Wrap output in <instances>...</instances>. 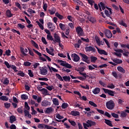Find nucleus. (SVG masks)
<instances>
[{
	"label": "nucleus",
	"instance_id": "nucleus-1",
	"mask_svg": "<svg viewBox=\"0 0 129 129\" xmlns=\"http://www.w3.org/2000/svg\"><path fill=\"white\" fill-rule=\"evenodd\" d=\"M55 76L56 77H57L58 80L62 82L66 81V82H69L70 81V79H71V78H70V76H65L62 77V78L61 76L58 74H56Z\"/></svg>",
	"mask_w": 129,
	"mask_h": 129
},
{
	"label": "nucleus",
	"instance_id": "nucleus-2",
	"mask_svg": "<svg viewBox=\"0 0 129 129\" xmlns=\"http://www.w3.org/2000/svg\"><path fill=\"white\" fill-rule=\"evenodd\" d=\"M115 104H114V102L112 100L108 101L106 103V106L108 109H109L110 110H112V109H113L114 108Z\"/></svg>",
	"mask_w": 129,
	"mask_h": 129
},
{
	"label": "nucleus",
	"instance_id": "nucleus-3",
	"mask_svg": "<svg viewBox=\"0 0 129 129\" xmlns=\"http://www.w3.org/2000/svg\"><path fill=\"white\" fill-rule=\"evenodd\" d=\"M79 55L82 57V60L84 61V62L87 63V64H89V63H90V58L88 57L87 55L82 53H80Z\"/></svg>",
	"mask_w": 129,
	"mask_h": 129
},
{
	"label": "nucleus",
	"instance_id": "nucleus-4",
	"mask_svg": "<svg viewBox=\"0 0 129 129\" xmlns=\"http://www.w3.org/2000/svg\"><path fill=\"white\" fill-rule=\"evenodd\" d=\"M57 62L58 63H60V65L63 66V67H66V68H69V69H71V68H72L71 64L66 62V61L58 59Z\"/></svg>",
	"mask_w": 129,
	"mask_h": 129
},
{
	"label": "nucleus",
	"instance_id": "nucleus-5",
	"mask_svg": "<svg viewBox=\"0 0 129 129\" xmlns=\"http://www.w3.org/2000/svg\"><path fill=\"white\" fill-rule=\"evenodd\" d=\"M53 41L54 43H61V37L57 33H54L53 34Z\"/></svg>",
	"mask_w": 129,
	"mask_h": 129
},
{
	"label": "nucleus",
	"instance_id": "nucleus-6",
	"mask_svg": "<svg viewBox=\"0 0 129 129\" xmlns=\"http://www.w3.org/2000/svg\"><path fill=\"white\" fill-rule=\"evenodd\" d=\"M39 73L41 75H47L48 74V70H47V67L40 68L39 69Z\"/></svg>",
	"mask_w": 129,
	"mask_h": 129
},
{
	"label": "nucleus",
	"instance_id": "nucleus-7",
	"mask_svg": "<svg viewBox=\"0 0 129 129\" xmlns=\"http://www.w3.org/2000/svg\"><path fill=\"white\" fill-rule=\"evenodd\" d=\"M76 31L77 34H78L79 36H84V32H83V29L80 26H78L76 29Z\"/></svg>",
	"mask_w": 129,
	"mask_h": 129
},
{
	"label": "nucleus",
	"instance_id": "nucleus-8",
	"mask_svg": "<svg viewBox=\"0 0 129 129\" xmlns=\"http://www.w3.org/2000/svg\"><path fill=\"white\" fill-rule=\"evenodd\" d=\"M103 90L105 93H107L108 95L110 96H113L115 94V91L112 90H110L107 89L103 88Z\"/></svg>",
	"mask_w": 129,
	"mask_h": 129
},
{
	"label": "nucleus",
	"instance_id": "nucleus-9",
	"mask_svg": "<svg viewBox=\"0 0 129 129\" xmlns=\"http://www.w3.org/2000/svg\"><path fill=\"white\" fill-rule=\"evenodd\" d=\"M71 58L74 62H78L80 60V57L76 53H73Z\"/></svg>",
	"mask_w": 129,
	"mask_h": 129
},
{
	"label": "nucleus",
	"instance_id": "nucleus-10",
	"mask_svg": "<svg viewBox=\"0 0 129 129\" xmlns=\"http://www.w3.org/2000/svg\"><path fill=\"white\" fill-rule=\"evenodd\" d=\"M105 36H106V38L108 39H111L112 37V33L111 31L108 29H105L104 32Z\"/></svg>",
	"mask_w": 129,
	"mask_h": 129
},
{
	"label": "nucleus",
	"instance_id": "nucleus-11",
	"mask_svg": "<svg viewBox=\"0 0 129 129\" xmlns=\"http://www.w3.org/2000/svg\"><path fill=\"white\" fill-rule=\"evenodd\" d=\"M33 51H34V52H35V53H36V54H37L38 56H39L40 60H41V61H43V62H46L47 61V59H46V58L41 56H42V53H41L40 52H39L37 50H36L34 48L33 49Z\"/></svg>",
	"mask_w": 129,
	"mask_h": 129
},
{
	"label": "nucleus",
	"instance_id": "nucleus-12",
	"mask_svg": "<svg viewBox=\"0 0 129 129\" xmlns=\"http://www.w3.org/2000/svg\"><path fill=\"white\" fill-rule=\"evenodd\" d=\"M47 28L48 29H50V32H54L55 29H56V27H55L52 22H48L47 23Z\"/></svg>",
	"mask_w": 129,
	"mask_h": 129
},
{
	"label": "nucleus",
	"instance_id": "nucleus-13",
	"mask_svg": "<svg viewBox=\"0 0 129 129\" xmlns=\"http://www.w3.org/2000/svg\"><path fill=\"white\" fill-rule=\"evenodd\" d=\"M85 50L86 52H96V49L95 48L92 47V46H86L85 48Z\"/></svg>",
	"mask_w": 129,
	"mask_h": 129
},
{
	"label": "nucleus",
	"instance_id": "nucleus-14",
	"mask_svg": "<svg viewBox=\"0 0 129 129\" xmlns=\"http://www.w3.org/2000/svg\"><path fill=\"white\" fill-rule=\"evenodd\" d=\"M46 51L48 54H49V55H51V56H54L55 55V53H54V48L52 47H49V49H48V48H46Z\"/></svg>",
	"mask_w": 129,
	"mask_h": 129
},
{
	"label": "nucleus",
	"instance_id": "nucleus-15",
	"mask_svg": "<svg viewBox=\"0 0 129 129\" xmlns=\"http://www.w3.org/2000/svg\"><path fill=\"white\" fill-rule=\"evenodd\" d=\"M87 19L90 23H92V24H95V23H96V19L94 17L88 16Z\"/></svg>",
	"mask_w": 129,
	"mask_h": 129
},
{
	"label": "nucleus",
	"instance_id": "nucleus-16",
	"mask_svg": "<svg viewBox=\"0 0 129 129\" xmlns=\"http://www.w3.org/2000/svg\"><path fill=\"white\" fill-rule=\"evenodd\" d=\"M86 123H88V124H89V126H90V127L96 125V122H95V121H93L91 120H88L86 121Z\"/></svg>",
	"mask_w": 129,
	"mask_h": 129
},
{
	"label": "nucleus",
	"instance_id": "nucleus-17",
	"mask_svg": "<svg viewBox=\"0 0 129 129\" xmlns=\"http://www.w3.org/2000/svg\"><path fill=\"white\" fill-rule=\"evenodd\" d=\"M20 51L21 53L23 55V56H27V53H28V49L27 48H25V49L23 47H20Z\"/></svg>",
	"mask_w": 129,
	"mask_h": 129
},
{
	"label": "nucleus",
	"instance_id": "nucleus-18",
	"mask_svg": "<svg viewBox=\"0 0 129 129\" xmlns=\"http://www.w3.org/2000/svg\"><path fill=\"white\" fill-rule=\"evenodd\" d=\"M41 105L44 107L48 106V105H51V102L47 100H44L41 102Z\"/></svg>",
	"mask_w": 129,
	"mask_h": 129
},
{
	"label": "nucleus",
	"instance_id": "nucleus-19",
	"mask_svg": "<svg viewBox=\"0 0 129 129\" xmlns=\"http://www.w3.org/2000/svg\"><path fill=\"white\" fill-rule=\"evenodd\" d=\"M17 120V119H16V117L14 115H12L10 117V123H14L15 121Z\"/></svg>",
	"mask_w": 129,
	"mask_h": 129
},
{
	"label": "nucleus",
	"instance_id": "nucleus-20",
	"mask_svg": "<svg viewBox=\"0 0 129 129\" xmlns=\"http://www.w3.org/2000/svg\"><path fill=\"white\" fill-rule=\"evenodd\" d=\"M105 123L107 124V125H109V126H113L112 125V123H111V121L110 120H108L107 119H104Z\"/></svg>",
	"mask_w": 129,
	"mask_h": 129
},
{
	"label": "nucleus",
	"instance_id": "nucleus-21",
	"mask_svg": "<svg viewBox=\"0 0 129 129\" xmlns=\"http://www.w3.org/2000/svg\"><path fill=\"white\" fill-rule=\"evenodd\" d=\"M113 62L116 63V64H121V63H122V60L118 58H114L113 59Z\"/></svg>",
	"mask_w": 129,
	"mask_h": 129
},
{
	"label": "nucleus",
	"instance_id": "nucleus-22",
	"mask_svg": "<svg viewBox=\"0 0 129 129\" xmlns=\"http://www.w3.org/2000/svg\"><path fill=\"white\" fill-rule=\"evenodd\" d=\"M80 113L78 111H72L70 114L73 116H77V115H79Z\"/></svg>",
	"mask_w": 129,
	"mask_h": 129
},
{
	"label": "nucleus",
	"instance_id": "nucleus-23",
	"mask_svg": "<svg viewBox=\"0 0 129 129\" xmlns=\"http://www.w3.org/2000/svg\"><path fill=\"white\" fill-rule=\"evenodd\" d=\"M100 92V88H95L93 90V93L94 94H98Z\"/></svg>",
	"mask_w": 129,
	"mask_h": 129
},
{
	"label": "nucleus",
	"instance_id": "nucleus-24",
	"mask_svg": "<svg viewBox=\"0 0 129 129\" xmlns=\"http://www.w3.org/2000/svg\"><path fill=\"white\" fill-rule=\"evenodd\" d=\"M90 59L92 63H95V62H96V61L97 60V57L94 56H91L90 57Z\"/></svg>",
	"mask_w": 129,
	"mask_h": 129
},
{
	"label": "nucleus",
	"instance_id": "nucleus-25",
	"mask_svg": "<svg viewBox=\"0 0 129 129\" xmlns=\"http://www.w3.org/2000/svg\"><path fill=\"white\" fill-rule=\"evenodd\" d=\"M98 52L99 54H100V55H105L106 56L108 55L107 52L103 49H100Z\"/></svg>",
	"mask_w": 129,
	"mask_h": 129
},
{
	"label": "nucleus",
	"instance_id": "nucleus-26",
	"mask_svg": "<svg viewBox=\"0 0 129 129\" xmlns=\"http://www.w3.org/2000/svg\"><path fill=\"white\" fill-rule=\"evenodd\" d=\"M6 14V16L8 18H12V17H13V14H12V13L11 12V10H7Z\"/></svg>",
	"mask_w": 129,
	"mask_h": 129
},
{
	"label": "nucleus",
	"instance_id": "nucleus-27",
	"mask_svg": "<svg viewBox=\"0 0 129 129\" xmlns=\"http://www.w3.org/2000/svg\"><path fill=\"white\" fill-rule=\"evenodd\" d=\"M48 12L50 15H54L56 13V9L55 8H52L51 10H49Z\"/></svg>",
	"mask_w": 129,
	"mask_h": 129
},
{
	"label": "nucleus",
	"instance_id": "nucleus-28",
	"mask_svg": "<svg viewBox=\"0 0 129 129\" xmlns=\"http://www.w3.org/2000/svg\"><path fill=\"white\" fill-rule=\"evenodd\" d=\"M117 69L118 71L121 73H125V70H124V69H123L121 67H117Z\"/></svg>",
	"mask_w": 129,
	"mask_h": 129
},
{
	"label": "nucleus",
	"instance_id": "nucleus-29",
	"mask_svg": "<svg viewBox=\"0 0 129 129\" xmlns=\"http://www.w3.org/2000/svg\"><path fill=\"white\" fill-rule=\"evenodd\" d=\"M119 24L120 25V26H122L123 27H124L125 28H127V25H126V23L123 22V20L120 21L119 22Z\"/></svg>",
	"mask_w": 129,
	"mask_h": 129
},
{
	"label": "nucleus",
	"instance_id": "nucleus-30",
	"mask_svg": "<svg viewBox=\"0 0 129 129\" xmlns=\"http://www.w3.org/2000/svg\"><path fill=\"white\" fill-rule=\"evenodd\" d=\"M53 111V108L52 107H48L46 108L45 112V113H51Z\"/></svg>",
	"mask_w": 129,
	"mask_h": 129
},
{
	"label": "nucleus",
	"instance_id": "nucleus-31",
	"mask_svg": "<svg viewBox=\"0 0 129 129\" xmlns=\"http://www.w3.org/2000/svg\"><path fill=\"white\" fill-rule=\"evenodd\" d=\"M39 91H43L45 95H49V93H48V90L45 88H42L41 90H39Z\"/></svg>",
	"mask_w": 129,
	"mask_h": 129
},
{
	"label": "nucleus",
	"instance_id": "nucleus-32",
	"mask_svg": "<svg viewBox=\"0 0 129 129\" xmlns=\"http://www.w3.org/2000/svg\"><path fill=\"white\" fill-rule=\"evenodd\" d=\"M52 101L53 102V104H54L55 105H56V106L59 105V101L58 100V99L53 98L52 99Z\"/></svg>",
	"mask_w": 129,
	"mask_h": 129
},
{
	"label": "nucleus",
	"instance_id": "nucleus-33",
	"mask_svg": "<svg viewBox=\"0 0 129 129\" xmlns=\"http://www.w3.org/2000/svg\"><path fill=\"white\" fill-rule=\"evenodd\" d=\"M126 115H127V114L126 113V112H125V110H124V111H122L121 112V114H120L121 117H126Z\"/></svg>",
	"mask_w": 129,
	"mask_h": 129
},
{
	"label": "nucleus",
	"instance_id": "nucleus-34",
	"mask_svg": "<svg viewBox=\"0 0 129 129\" xmlns=\"http://www.w3.org/2000/svg\"><path fill=\"white\" fill-rule=\"evenodd\" d=\"M55 15V16L57 17V18L59 19V20H63L64 19V17H63V16L58 14V12H56Z\"/></svg>",
	"mask_w": 129,
	"mask_h": 129
},
{
	"label": "nucleus",
	"instance_id": "nucleus-35",
	"mask_svg": "<svg viewBox=\"0 0 129 129\" xmlns=\"http://www.w3.org/2000/svg\"><path fill=\"white\" fill-rule=\"evenodd\" d=\"M0 100L8 101V100H9V98L7 97L6 96H2L0 97Z\"/></svg>",
	"mask_w": 129,
	"mask_h": 129
},
{
	"label": "nucleus",
	"instance_id": "nucleus-36",
	"mask_svg": "<svg viewBox=\"0 0 129 129\" xmlns=\"http://www.w3.org/2000/svg\"><path fill=\"white\" fill-rule=\"evenodd\" d=\"M47 39L48 40V41H54V38L51 34L47 35Z\"/></svg>",
	"mask_w": 129,
	"mask_h": 129
},
{
	"label": "nucleus",
	"instance_id": "nucleus-37",
	"mask_svg": "<svg viewBox=\"0 0 129 129\" xmlns=\"http://www.w3.org/2000/svg\"><path fill=\"white\" fill-rule=\"evenodd\" d=\"M59 26L60 29H61V30H62V31L65 30V29H66V28H65L64 24H63L62 23H59Z\"/></svg>",
	"mask_w": 129,
	"mask_h": 129
},
{
	"label": "nucleus",
	"instance_id": "nucleus-38",
	"mask_svg": "<svg viewBox=\"0 0 129 129\" xmlns=\"http://www.w3.org/2000/svg\"><path fill=\"white\" fill-rule=\"evenodd\" d=\"M23 65L25 66L26 67H29V66H31L32 65V63L29 62V61H25L24 62Z\"/></svg>",
	"mask_w": 129,
	"mask_h": 129
},
{
	"label": "nucleus",
	"instance_id": "nucleus-39",
	"mask_svg": "<svg viewBox=\"0 0 129 129\" xmlns=\"http://www.w3.org/2000/svg\"><path fill=\"white\" fill-rule=\"evenodd\" d=\"M32 44L34 47L36 48V49H39V45H38V44H37L34 40H32Z\"/></svg>",
	"mask_w": 129,
	"mask_h": 129
},
{
	"label": "nucleus",
	"instance_id": "nucleus-40",
	"mask_svg": "<svg viewBox=\"0 0 129 129\" xmlns=\"http://www.w3.org/2000/svg\"><path fill=\"white\" fill-rule=\"evenodd\" d=\"M21 98L23 100H26L27 99H28L29 98V97H28L27 95H26V94H23L21 95Z\"/></svg>",
	"mask_w": 129,
	"mask_h": 129
},
{
	"label": "nucleus",
	"instance_id": "nucleus-41",
	"mask_svg": "<svg viewBox=\"0 0 129 129\" xmlns=\"http://www.w3.org/2000/svg\"><path fill=\"white\" fill-rule=\"evenodd\" d=\"M68 120L69 122H70L71 125H73V126H76V122H75V121L71 119H69Z\"/></svg>",
	"mask_w": 129,
	"mask_h": 129
},
{
	"label": "nucleus",
	"instance_id": "nucleus-42",
	"mask_svg": "<svg viewBox=\"0 0 129 129\" xmlns=\"http://www.w3.org/2000/svg\"><path fill=\"white\" fill-rule=\"evenodd\" d=\"M95 39H96V41L97 45H98L99 46H100L101 45L100 39H99L98 37H95Z\"/></svg>",
	"mask_w": 129,
	"mask_h": 129
},
{
	"label": "nucleus",
	"instance_id": "nucleus-43",
	"mask_svg": "<svg viewBox=\"0 0 129 129\" xmlns=\"http://www.w3.org/2000/svg\"><path fill=\"white\" fill-rule=\"evenodd\" d=\"M68 107V104L66 103H63L61 105V108L62 109H64L65 108H67Z\"/></svg>",
	"mask_w": 129,
	"mask_h": 129
},
{
	"label": "nucleus",
	"instance_id": "nucleus-44",
	"mask_svg": "<svg viewBox=\"0 0 129 129\" xmlns=\"http://www.w3.org/2000/svg\"><path fill=\"white\" fill-rule=\"evenodd\" d=\"M89 104H90V105L93 106L94 107H97V105L93 101H89Z\"/></svg>",
	"mask_w": 129,
	"mask_h": 129
},
{
	"label": "nucleus",
	"instance_id": "nucleus-45",
	"mask_svg": "<svg viewBox=\"0 0 129 129\" xmlns=\"http://www.w3.org/2000/svg\"><path fill=\"white\" fill-rule=\"evenodd\" d=\"M38 26L40 28L41 30H44V26L42 25L39 21H36Z\"/></svg>",
	"mask_w": 129,
	"mask_h": 129
},
{
	"label": "nucleus",
	"instance_id": "nucleus-46",
	"mask_svg": "<svg viewBox=\"0 0 129 129\" xmlns=\"http://www.w3.org/2000/svg\"><path fill=\"white\" fill-rule=\"evenodd\" d=\"M9 83H10V80H9V79H8L7 78H6L4 82H3V84L5 85H8L9 84Z\"/></svg>",
	"mask_w": 129,
	"mask_h": 129
},
{
	"label": "nucleus",
	"instance_id": "nucleus-47",
	"mask_svg": "<svg viewBox=\"0 0 129 129\" xmlns=\"http://www.w3.org/2000/svg\"><path fill=\"white\" fill-rule=\"evenodd\" d=\"M99 5H100V7H101V8H102V9L103 10H105V5L103 3L100 2Z\"/></svg>",
	"mask_w": 129,
	"mask_h": 129
},
{
	"label": "nucleus",
	"instance_id": "nucleus-48",
	"mask_svg": "<svg viewBox=\"0 0 129 129\" xmlns=\"http://www.w3.org/2000/svg\"><path fill=\"white\" fill-rule=\"evenodd\" d=\"M5 108L9 109L11 107V103H4Z\"/></svg>",
	"mask_w": 129,
	"mask_h": 129
},
{
	"label": "nucleus",
	"instance_id": "nucleus-49",
	"mask_svg": "<svg viewBox=\"0 0 129 129\" xmlns=\"http://www.w3.org/2000/svg\"><path fill=\"white\" fill-rule=\"evenodd\" d=\"M104 12L105 15H106L107 17H108L109 18H110V19H111V17H110V14H109V12L107 11V10H105Z\"/></svg>",
	"mask_w": 129,
	"mask_h": 129
},
{
	"label": "nucleus",
	"instance_id": "nucleus-50",
	"mask_svg": "<svg viewBox=\"0 0 129 129\" xmlns=\"http://www.w3.org/2000/svg\"><path fill=\"white\" fill-rule=\"evenodd\" d=\"M46 88L47 89H48V90H49V91H51L52 90H53V89H54V86H48L47 87H46Z\"/></svg>",
	"mask_w": 129,
	"mask_h": 129
},
{
	"label": "nucleus",
	"instance_id": "nucleus-51",
	"mask_svg": "<svg viewBox=\"0 0 129 129\" xmlns=\"http://www.w3.org/2000/svg\"><path fill=\"white\" fill-rule=\"evenodd\" d=\"M56 118H58V119H62V118H64V117L61 116L59 113L56 114Z\"/></svg>",
	"mask_w": 129,
	"mask_h": 129
},
{
	"label": "nucleus",
	"instance_id": "nucleus-52",
	"mask_svg": "<svg viewBox=\"0 0 129 129\" xmlns=\"http://www.w3.org/2000/svg\"><path fill=\"white\" fill-rule=\"evenodd\" d=\"M29 51V54L30 56H32V57H35V54H34V52H33V51H32L31 49L28 48Z\"/></svg>",
	"mask_w": 129,
	"mask_h": 129
},
{
	"label": "nucleus",
	"instance_id": "nucleus-53",
	"mask_svg": "<svg viewBox=\"0 0 129 129\" xmlns=\"http://www.w3.org/2000/svg\"><path fill=\"white\" fill-rule=\"evenodd\" d=\"M114 50L115 51V52H116V53H123V50L122 49H114Z\"/></svg>",
	"mask_w": 129,
	"mask_h": 129
},
{
	"label": "nucleus",
	"instance_id": "nucleus-54",
	"mask_svg": "<svg viewBox=\"0 0 129 129\" xmlns=\"http://www.w3.org/2000/svg\"><path fill=\"white\" fill-rule=\"evenodd\" d=\"M95 109L97 110V111L99 112V113H100L101 114H104V111L102 110H100L97 108H95Z\"/></svg>",
	"mask_w": 129,
	"mask_h": 129
},
{
	"label": "nucleus",
	"instance_id": "nucleus-55",
	"mask_svg": "<svg viewBox=\"0 0 129 129\" xmlns=\"http://www.w3.org/2000/svg\"><path fill=\"white\" fill-rule=\"evenodd\" d=\"M103 40L106 44L107 46H108V48H110V45H109V42H108V41H107L105 38H103Z\"/></svg>",
	"mask_w": 129,
	"mask_h": 129
},
{
	"label": "nucleus",
	"instance_id": "nucleus-56",
	"mask_svg": "<svg viewBox=\"0 0 129 129\" xmlns=\"http://www.w3.org/2000/svg\"><path fill=\"white\" fill-rule=\"evenodd\" d=\"M28 75H29L30 77H34V74H33V72L31 70H28Z\"/></svg>",
	"mask_w": 129,
	"mask_h": 129
},
{
	"label": "nucleus",
	"instance_id": "nucleus-57",
	"mask_svg": "<svg viewBox=\"0 0 129 129\" xmlns=\"http://www.w3.org/2000/svg\"><path fill=\"white\" fill-rule=\"evenodd\" d=\"M99 83L100 85H101L102 86H103V87H105V86H106V84L102 82V81H99Z\"/></svg>",
	"mask_w": 129,
	"mask_h": 129
},
{
	"label": "nucleus",
	"instance_id": "nucleus-58",
	"mask_svg": "<svg viewBox=\"0 0 129 129\" xmlns=\"http://www.w3.org/2000/svg\"><path fill=\"white\" fill-rule=\"evenodd\" d=\"M111 115L113 116V117H114L115 118H118V114L115 113H111Z\"/></svg>",
	"mask_w": 129,
	"mask_h": 129
},
{
	"label": "nucleus",
	"instance_id": "nucleus-59",
	"mask_svg": "<svg viewBox=\"0 0 129 129\" xmlns=\"http://www.w3.org/2000/svg\"><path fill=\"white\" fill-rule=\"evenodd\" d=\"M38 80H40L41 81H48V79L47 78H39Z\"/></svg>",
	"mask_w": 129,
	"mask_h": 129
},
{
	"label": "nucleus",
	"instance_id": "nucleus-60",
	"mask_svg": "<svg viewBox=\"0 0 129 129\" xmlns=\"http://www.w3.org/2000/svg\"><path fill=\"white\" fill-rule=\"evenodd\" d=\"M84 127L85 129H88L87 127H90L88 123H83Z\"/></svg>",
	"mask_w": 129,
	"mask_h": 129
},
{
	"label": "nucleus",
	"instance_id": "nucleus-61",
	"mask_svg": "<svg viewBox=\"0 0 129 129\" xmlns=\"http://www.w3.org/2000/svg\"><path fill=\"white\" fill-rule=\"evenodd\" d=\"M115 86L113 84H111L109 86H107L108 88H110L111 89H113V88H115Z\"/></svg>",
	"mask_w": 129,
	"mask_h": 129
},
{
	"label": "nucleus",
	"instance_id": "nucleus-62",
	"mask_svg": "<svg viewBox=\"0 0 129 129\" xmlns=\"http://www.w3.org/2000/svg\"><path fill=\"white\" fill-rule=\"evenodd\" d=\"M42 42L45 45H47V41L46 40V38L45 37H42L41 38Z\"/></svg>",
	"mask_w": 129,
	"mask_h": 129
},
{
	"label": "nucleus",
	"instance_id": "nucleus-63",
	"mask_svg": "<svg viewBox=\"0 0 129 129\" xmlns=\"http://www.w3.org/2000/svg\"><path fill=\"white\" fill-rule=\"evenodd\" d=\"M5 65L7 67V68L10 69L11 68V65H10V63L8 61H5L4 62Z\"/></svg>",
	"mask_w": 129,
	"mask_h": 129
},
{
	"label": "nucleus",
	"instance_id": "nucleus-64",
	"mask_svg": "<svg viewBox=\"0 0 129 129\" xmlns=\"http://www.w3.org/2000/svg\"><path fill=\"white\" fill-rule=\"evenodd\" d=\"M38 66H40V64L39 63V62H35L33 64V68L34 69H36L37 68V67H38Z\"/></svg>",
	"mask_w": 129,
	"mask_h": 129
}]
</instances>
